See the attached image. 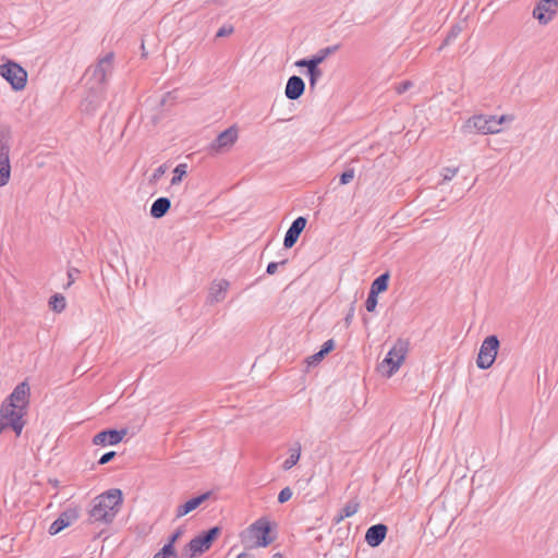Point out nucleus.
Here are the masks:
<instances>
[{
	"mask_svg": "<svg viewBox=\"0 0 558 558\" xmlns=\"http://www.w3.org/2000/svg\"><path fill=\"white\" fill-rule=\"evenodd\" d=\"M31 388L28 383H20L13 391L4 399L0 407V434L11 428L16 436H20L26 422L24 416L27 414L29 404Z\"/></svg>",
	"mask_w": 558,
	"mask_h": 558,
	"instance_id": "f257e3e1",
	"label": "nucleus"
},
{
	"mask_svg": "<svg viewBox=\"0 0 558 558\" xmlns=\"http://www.w3.org/2000/svg\"><path fill=\"white\" fill-rule=\"evenodd\" d=\"M122 502V492L118 488L109 489L97 496L93 500V506L89 510L90 521L105 524L111 523L120 511Z\"/></svg>",
	"mask_w": 558,
	"mask_h": 558,
	"instance_id": "f03ea898",
	"label": "nucleus"
},
{
	"mask_svg": "<svg viewBox=\"0 0 558 558\" xmlns=\"http://www.w3.org/2000/svg\"><path fill=\"white\" fill-rule=\"evenodd\" d=\"M270 532V522L263 518L258 519L241 534L242 543L251 548L266 547L274 542Z\"/></svg>",
	"mask_w": 558,
	"mask_h": 558,
	"instance_id": "7ed1b4c3",
	"label": "nucleus"
},
{
	"mask_svg": "<svg viewBox=\"0 0 558 558\" xmlns=\"http://www.w3.org/2000/svg\"><path fill=\"white\" fill-rule=\"evenodd\" d=\"M512 117L501 116L497 118L496 116H484L478 114L470 118L463 129L465 132H478L481 134H496L501 131V124L505 121H511Z\"/></svg>",
	"mask_w": 558,
	"mask_h": 558,
	"instance_id": "20e7f679",
	"label": "nucleus"
},
{
	"mask_svg": "<svg viewBox=\"0 0 558 558\" xmlns=\"http://www.w3.org/2000/svg\"><path fill=\"white\" fill-rule=\"evenodd\" d=\"M221 529L213 526L192 538L184 547L181 558H194L209 550L214 541L220 535Z\"/></svg>",
	"mask_w": 558,
	"mask_h": 558,
	"instance_id": "39448f33",
	"label": "nucleus"
},
{
	"mask_svg": "<svg viewBox=\"0 0 558 558\" xmlns=\"http://www.w3.org/2000/svg\"><path fill=\"white\" fill-rule=\"evenodd\" d=\"M409 347L410 343L405 339L399 338L395 342L379 365L381 369H384L386 366L388 367V369L385 372L387 377H391L402 365L409 351Z\"/></svg>",
	"mask_w": 558,
	"mask_h": 558,
	"instance_id": "423d86ee",
	"label": "nucleus"
},
{
	"mask_svg": "<svg viewBox=\"0 0 558 558\" xmlns=\"http://www.w3.org/2000/svg\"><path fill=\"white\" fill-rule=\"evenodd\" d=\"M0 75L14 90H22L27 83V72L16 62L8 61L0 65Z\"/></svg>",
	"mask_w": 558,
	"mask_h": 558,
	"instance_id": "0eeeda50",
	"label": "nucleus"
},
{
	"mask_svg": "<svg viewBox=\"0 0 558 558\" xmlns=\"http://www.w3.org/2000/svg\"><path fill=\"white\" fill-rule=\"evenodd\" d=\"M10 129L7 126L0 128V186L5 185L10 180Z\"/></svg>",
	"mask_w": 558,
	"mask_h": 558,
	"instance_id": "6e6552de",
	"label": "nucleus"
},
{
	"mask_svg": "<svg viewBox=\"0 0 558 558\" xmlns=\"http://www.w3.org/2000/svg\"><path fill=\"white\" fill-rule=\"evenodd\" d=\"M499 344V339L495 335L488 336L484 339L476 357V365L478 368L488 369L494 364Z\"/></svg>",
	"mask_w": 558,
	"mask_h": 558,
	"instance_id": "1a4fd4ad",
	"label": "nucleus"
},
{
	"mask_svg": "<svg viewBox=\"0 0 558 558\" xmlns=\"http://www.w3.org/2000/svg\"><path fill=\"white\" fill-rule=\"evenodd\" d=\"M114 53L108 52L105 57L98 60V62L87 70V74L92 75L98 84L102 85L107 81V76L112 73L113 70Z\"/></svg>",
	"mask_w": 558,
	"mask_h": 558,
	"instance_id": "9d476101",
	"label": "nucleus"
},
{
	"mask_svg": "<svg viewBox=\"0 0 558 558\" xmlns=\"http://www.w3.org/2000/svg\"><path fill=\"white\" fill-rule=\"evenodd\" d=\"M238 140V129L230 126L221 132L214 142L210 143L208 149L211 154H220L229 150Z\"/></svg>",
	"mask_w": 558,
	"mask_h": 558,
	"instance_id": "9b49d317",
	"label": "nucleus"
},
{
	"mask_svg": "<svg viewBox=\"0 0 558 558\" xmlns=\"http://www.w3.org/2000/svg\"><path fill=\"white\" fill-rule=\"evenodd\" d=\"M77 508H68L49 526V534L56 535L78 519Z\"/></svg>",
	"mask_w": 558,
	"mask_h": 558,
	"instance_id": "f8f14e48",
	"label": "nucleus"
},
{
	"mask_svg": "<svg viewBox=\"0 0 558 558\" xmlns=\"http://www.w3.org/2000/svg\"><path fill=\"white\" fill-rule=\"evenodd\" d=\"M126 429H105L100 433H97L93 438L94 445L106 446V445H117L119 444L123 437L126 435Z\"/></svg>",
	"mask_w": 558,
	"mask_h": 558,
	"instance_id": "ddd939ff",
	"label": "nucleus"
},
{
	"mask_svg": "<svg viewBox=\"0 0 558 558\" xmlns=\"http://www.w3.org/2000/svg\"><path fill=\"white\" fill-rule=\"evenodd\" d=\"M307 219L303 216L298 217L293 220L283 239V246L291 248L299 240L302 231L306 227Z\"/></svg>",
	"mask_w": 558,
	"mask_h": 558,
	"instance_id": "4468645a",
	"label": "nucleus"
},
{
	"mask_svg": "<svg viewBox=\"0 0 558 558\" xmlns=\"http://www.w3.org/2000/svg\"><path fill=\"white\" fill-rule=\"evenodd\" d=\"M339 49V45L329 46L324 49H320L317 54L313 56L310 59H300L295 62L298 68H313L319 69L318 65L331 53L336 52Z\"/></svg>",
	"mask_w": 558,
	"mask_h": 558,
	"instance_id": "2eb2a0df",
	"label": "nucleus"
},
{
	"mask_svg": "<svg viewBox=\"0 0 558 558\" xmlns=\"http://www.w3.org/2000/svg\"><path fill=\"white\" fill-rule=\"evenodd\" d=\"M387 532V525L383 523L374 524L366 531L365 541L371 547H377L384 542Z\"/></svg>",
	"mask_w": 558,
	"mask_h": 558,
	"instance_id": "dca6fc26",
	"label": "nucleus"
},
{
	"mask_svg": "<svg viewBox=\"0 0 558 558\" xmlns=\"http://www.w3.org/2000/svg\"><path fill=\"white\" fill-rule=\"evenodd\" d=\"M304 90L305 83L302 77L298 75H292L291 77H289L284 89V95L288 99H299L304 94Z\"/></svg>",
	"mask_w": 558,
	"mask_h": 558,
	"instance_id": "f3484780",
	"label": "nucleus"
},
{
	"mask_svg": "<svg viewBox=\"0 0 558 558\" xmlns=\"http://www.w3.org/2000/svg\"><path fill=\"white\" fill-rule=\"evenodd\" d=\"M210 494H211L210 492H206L204 494H201L196 497L191 498L183 505H180L177 508L175 517L182 518V517L186 515L187 513L192 512L193 510L198 508L204 501H206L210 497Z\"/></svg>",
	"mask_w": 558,
	"mask_h": 558,
	"instance_id": "a211bd4d",
	"label": "nucleus"
},
{
	"mask_svg": "<svg viewBox=\"0 0 558 558\" xmlns=\"http://www.w3.org/2000/svg\"><path fill=\"white\" fill-rule=\"evenodd\" d=\"M171 207V201L168 197L157 198L150 206V216L155 219H160L167 215Z\"/></svg>",
	"mask_w": 558,
	"mask_h": 558,
	"instance_id": "6ab92c4d",
	"label": "nucleus"
},
{
	"mask_svg": "<svg viewBox=\"0 0 558 558\" xmlns=\"http://www.w3.org/2000/svg\"><path fill=\"white\" fill-rule=\"evenodd\" d=\"M229 288V281L222 279L219 281L213 282L209 290V299L210 302H220L225 299L226 292Z\"/></svg>",
	"mask_w": 558,
	"mask_h": 558,
	"instance_id": "aec40b11",
	"label": "nucleus"
},
{
	"mask_svg": "<svg viewBox=\"0 0 558 558\" xmlns=\"http://www.w3.org/2000/svg\"><path fill=\"white\" fill-rule=\"evenodd\" d=\"M549 12V8L544 2H538L533 9V17L536 19L541 24L546 25L553 17L554 12Z\"/></svg>",
	"mask_w": 558,
	"mask_h": 558,
	"instance_id": "412c9836",
	"label": "nucleus"
},
{
	"mask_svg": "<svg viewBox=\"0 0 558 558\" xmlns=\"http://www.w3.org/2000/svg\"><path fill=\"white\" fill-rule=\"evenodd\" d=\"M301 458V445L300 442H295L290 449H289V458L284 460L282 463V469L284 471H288L292 469L300 460Z\"/></svg>",
	"mask_w": 558,
	"mask_h": 558,
	"instance_id": "4be33fe9",
	"label": "nucleus"
},
{
	"mask_svg": "<svg viewBox=\"0 0 558 558\" xmlns=\"http://www.w3.org/2000/svg\"><path fill=\"white\" fill-rule=\"evenodd\" d=\"M390 275L388 271L378 276L371 284L369 292L378 295L388 289Z\"/></svg>",
	"mask_w": 558,
	"mask_h": 558,
	"instance_id": "5701e85b",
	"label": "nucleus"
},
{
	"mask_svg": "<svg viewBox=\"0 0 558 558\" xmlns=\"http://www.w3.org/2000/svg\"><path fill=\"white\" fill-rule=\"evenodd\" d=\"M359 508H360V504L356 500H351V501L347 502L343 506V508H341V510L338 514V518H337V522H340L345 518L354 515L357 512Z\"/></svg>",
	"mask_w": 558,
	"mask_h": 558,
	"instance_id": "b1692460",
	"label": "nucleus"
},
{
	"mask_svg": "<svg viewBox=\"0 0 558 558\" xmlns=\"http://www.w3.org/2000/svg\"><path fill=\"white\" fill-rule=\"evenodd\" d=\"M153 558H181L174 546H171L170 544H165L160 550H158Z\"/></svg>",
	"mask_w": 558,
	"mask_h": 558,
	"instance_id": "393cba45",
	"label": "nucleus"
},
{
	"mask_svg": "<svg viewBox=\"0 0 558 558\" xmlns=\"http://www.w3.org/2000/svg\"><path fill=\"white\" fill-rule=\"evenodd\" d=\"M49 305L54 312L60 313L65 308V298L57 293L50 298Z\"/></svg>",
	"mask_w": 558,
	"mask_h": 558,
	"instance_id": "a878e982",
	"label": "nucleus"
},
{
	"mask_svg": "<svg viewBox=\"0 0 558 558\" xmlns=\"http://www.w3.org/2000/svg\"><path fill=\"white\" fill-rule=\"evenodd\" d=\"M462 26L460 24H456L451 27L449 31L447 37L445 38L442 45L439 47V50H441L445 46L451 44L456 38L461 34Z\"/></svg>",
	"mask_w": 558,
	"mask_h": 558,
	"instance_id": "bb28decb",
	"label": "nucleus"
},
{
	"mask_svg": "<svg viewBox=\"0 0 558 558\" xmlns=\"http://www.w3.org/2000/svg\"><path fill=\"white\" fill-rule=\"evenodd\" d=\"M186 168L187 166L185 163H180L174 168L173 177L171 179L172 185H175L182 181L183 177L186 174Z\"/></svg>",
	"mask_w": 558,
	"mask_h": 558,
	"instance_id": "cd10ccee",
	"label": "nucleus"
},
{
	"mask_svg": "<svg viewBox=\"0 0 558 558\" xmlns=\"http://www.w3.org/2000/svg\"><path fill=\"white\" fill-rule=\"evenodd\" d=\"M307 75L310 78V88L313 90L318 82V80L323 76V71L320 69L306 68Z\"/></svg>",
	"mask_w": 558,
	"mask_h": 558,
	"instance_id": "c85d7f7f",
	"label": "nucleus"
},
{
	"mask_svg": "<svg viewBox=\"0 0 558 558\" xmlns=\"http://www.w3.org/2000/svg\"><path fill=\"white\" fill-rule=\"evenodd\" d=\"M377 298H378V295L368 292L367 299L365 301V308L367 310V312L375 311L377 303H378Z\"/></svg>",
	"mask_w": 558,
	"mask_h": 558,
	"instance_id": "c756f323",
	"label": "nucleus"
},
{
	"mask_svg": "<svg viewBox=\"0 0 558 558\" xmlns=\"http://www.w3.org/2000/svg\"><path fill=\"white\" fill-rule=\"evenodd\" d=\"M459 168L458 167H446L442 169L441 174L444 178V181H450L452 180L456 174L458 173Z\"/></svg>",
	"mask_w": 558,
	"mask_h": 558,
	"instance_id": "7c9ffc66",
	"label": "nucleus"
},
{
	"mask_svg": "<svg viewBox=\"0 0 558 558\" xmlns=\"http://www.w3.org/2000/svg\"><path fill=\"white\" fill-rule=\"evenodd\" d=\"M354 174H355L354 169H352V168L347 169L340 175V184L344 185V184L350 183L354 179Z\"/></svg>",
	"mask_w": 558,
	"mask_h": 558,
	"instance_id": "2f4dec72",
	"label": "nucleus"
},
{
	"mask_svg": "<svg viewBox=\"0 0 558 558\" xmlns=\"http://www.w3.org/2000/svg\"><path fill=\"white\" fill-rule=\"evenodd\" d=\"M292 497V490L290 487H284L278 495V502L284 504Z\"/></svg>",
	"mask_w": 558,
	"mask_h": 558,
	"instance_id": "473e14b6",
	"label": "nucleus"
},
{
	"mask_svg": "<svg viewBox=\"0 0 558 558\" xmlns=\"http://www.w3.org/2000/svg\"><path fill=\"white\" fill-rule=\"evenodd\" d=\"M184 530L183 527H178L168 538V542L166 544H170L171 546H174V544L178 542V539L183 535Z\"/></svg>",
	"mask_w": 558,
	"mask_h": 558,
	"instance_id": "72a5a7b5",
	"label": "nucleus"
},
{
	"mask_svg": "<svg viewBox=\"0 0 558 558\" xmlns=\"http://www.w3.org/2000/svg\"><path fill=\"white\" fill-rule=\"evenodd\" d=\"M167 170V167L166 165H161L159 166L153 173L151 178H150V182L153 183H156L159 181V179L165 174Z\"/></svg>",
	"mask_w": 558,
	"mask_h": 558,
	"instance_id": "f704fd0d",
	"label": "nucleus"
},
{
	"mask_svg": "<svg viewBox=\"0 0 558 558\" xmlns=\"http://www.w3.org/2000/svg\"><path fill=\"white\" fill-rule=\"evenodd\" d=\"M233 32H234V27L232 25H223L222 27H220L218 29L216 37L220 38V37L229 36L231 34H233Z\"/></svg>",
	"mask_w": 558,
	"mask_h": 558,
	"instance_id": "c9c22d12",
	"label": "nucleus"
},
{
	"mask_svg": "<svg viewBox=\"0 0 558 558\" xmlns=\"http://www.w3.org/2000/svg\"><path fill=\"white\" fill-rule=\"evenodd\" d=\"M335 348V341L332 339L327 340L320 348L319 352L324 353V355H327L329 352H331Z\"/></svg>",
	"mask_w": 558,
	"mask_h": 558,
	"instance_id": "e433bc0d",
	"label": "nucleus"
},
{
	"mask_svg": "<svg viewBox=\"0 0 558 558\" xmlns=\"http://www.w3.org/2000/svg\"><path fill=\"white\" fill-rule=\"evenodd\" d=\"M287 263V259H283L281 260L280 263H276V262H270L268 265H267V269H266V272L268 275H274L276 274L277 269H278V266L279 265H284Z\"/></svg>",
	"mask_w": 558,
	"mask_h": 558,
	"instance_id": "4c0bfd02",
	"label": "nucleus"
},
{
	"mask_svg": "<svg viewBox=\"0 0 558 558\" xmlns=\"http://www.w3.org/2000/svg\"><path fill=\"white\" fill-rule=\"evenodd\" d=\"M116 457V452L114 451H109V452H106L104 453L100 459L98 460V463L100 465H104L108 462H110L113 458Z\"/></svg>",
	"mask_w": 558,
	"mask_h": 558,
	"instance_id": "58836bf2",
	"label": "nucleus"
},
{
	"mask_svg": "<svg viewBox=\"0 0 558 558\" xmlns=\"http://www.w3.org/2000/svg\"><path fill=\"white\" fill-rule=\"evenodd\" d=\"M412 86V82L410 81H404L400 84L397 85L396 87V92L401 95L403 93H405L410 87Z\"/></svg>",
	"mask_w": 558,
	"mask_h": 558,
	"instance_id": "ea45409f",
	"label": "nucleus"
},
{
	"mask_svg": "<svg viewBox=\"0 0 558 558\" xmlns=\"http://www.w3.org/2000/svg\"><path fill=\"white\" fill-rule=\"evenodd\" d=\"M78 274H80V270L74 267H72L68 270V278H69L68 286H71L75 281Z\"/></svg>",
	"mask_w": 558,
	"mask_h": 558,
	"instance_id": "a19ab883",
	"label": "nucleus"
},
{
	"mask_svg": "<svg viewBox=\"0 0 558 558\" xmlns=\"http://www.w3.org/2000/svg\"><path fill=\"white\" fill-rule=\"evenodd\" d=\"M324 357H325L324 353H320V352L318 351L317 353L313 354V355L310 357L308 363H310V364L318 363V362H320Z\"/></svg>",
	"mask_w": 558,
	"mask_h": 558,
	"instance_id": "79ce46f5",
	"label": "nucleus"
},
{
	"mask_svg": "<svg viewBox=\"0 0 558 558\" xmlns=\"http://www.w3.org/2000/svg\"><path fill=\"white\" fill-rule=\"evenodd\" d=\"M353 316H354V306L352 305L351 308L349 310L348 314L344 317V323L347 326H349L351 324Z\"/></svg>",
	"mask_w": 558,
	"mask_h": 558,
	"instance_id": "37998d69",
	"label": "nucleus"
},
{
	"mask_svg": "<svg viewBox=\"0 0 558 558\" xmlns=\"http://www.w3.org/2000/svg\"><path fill=\"white\" fill-rule=\"evenodd\" d=\"M541 2H544V4H546L548 7V4H550V3L557 4L558 0H541Z\"/></svg>",
	"mask_w": 558,
	"mask_h": 558,
	"instance_id": "c03bdc74",
	"label": "nucleus"
},
{
	"mask_svg": "<svg viewBox=\"0 0 558 558\" xmlns=\"http://www.w3.org/2000/svg\"><path fill=\"white\" fill-rule=\"evenodd\" d=\"M235 558H247V555L242 553V554L238 555Z\"/></svg>",
	"mask_w": 558,
	"mask_h": 558,
	"instance_id": "a18cd8bd",
	"label": "nucleus"
},
{
	"mask_svg": "<svg viewBox=\"0 0 558 558\" xmlns=\"http://www.w3.org/2000/svg\"><path fill=\"white\" fill-rule=\"evenodd\" d=\"M274 558H281V554L274 555Z\"/></svg>",
	"mask_w": 558,
	"mask_h": 558,
	"instance_id": "49530a36",
	"label": "nucleus"
}]
</instances>
